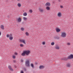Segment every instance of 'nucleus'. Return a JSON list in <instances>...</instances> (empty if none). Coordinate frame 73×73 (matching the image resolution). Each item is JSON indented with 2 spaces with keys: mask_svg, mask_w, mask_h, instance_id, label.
<instances>
[{
  "mask_svg": "<svg viewBox=\"0 0 73 73\" xmlns=\"http://www.w3.org/2000/svg\"><path fill=\"white\" fill-rule=\"evenodd\" d=\"M29 12H30V13H32V12H33V11L32 10H30Z\"/></svg>",
  "mask_w": 73,
  "mask_h": 73,
  "instance_id": "nucleus-31",
  "label": "nucleus"
},
{
  "mask_svg": "<svg viewBox=\"0 0 73 73\" xmlns=\"http://www.w3.org/2000/svg\"><path fill=\"white\" fill-rule=\"evenodd\" d=\"M17 67H16V66H15V68H16Z\"/></svg>",
  "mask_w": 73,
  "mask_h": 73,
  "instance_id": "nucleus-43",
  "label": "nucleus"
},
{
  "mask_svg": "<svg viewBox=\"0 0 73 73\" xmlns=\"http://www.w3.org/2000/svg\"><path fill=\"white\" fill-rule=\"evenodd\" d=\"M21 55L22 56H25V51L23 52L21 54Z\"/></svg>",
  "mask_w": 73,
  "mask_h": 73,
  "instance_id": "nucleus-16",
  "label": "nucleus"
},
{
  "mask_svg": "<svg viewBox=\"0 0 73 73\" xmlns=\"http://www.w3.org/2000/svg\"><path fill=\"white\" fill-rule=\"evenodd\" d=\"M38 10L40 12H43V11H44V9H42L41 8H39L38 9Z\"/></svg>",
  "mask_w": 73,
  "mask_h": 73,
  "instance_id": "nucleus-12",
  "label": "nucleus"
},
{
  "mask_svg": "<svg viewBox=\"0 0 73 73\" xmlns=\"http://www.w3.org/2000/svg\"><path fill=\"white\" fill-rule=\"evenodd\" d=\"M23 70H25V71H26L27 70V69L25 68H23Z\"/></svg>",
  "mask_w": 73,
  "mask_h": 73,
  "instance_id": "nucleus-28",
  "label": "nucleus"
},
{
  "mask_svg": "<svg viewBox=\"0 0 73 73\" xmlns=\"http://www.w3.org/2000/svg\"><path fill=\"white\" fill-rule=\"evenodd\" d=\"M31 66L32 68H34V65L32 63L31 64Z\"/></svg>",
  "mask_w": 73,
  "mask_h": 73,
  "instance_id": "nucleus-23",
  "label": "nucleus"
},
{
  "mask_svg": "<svg viewBox=\"0 0 73 73\" xmlns=\"http://www.w3.org/2000/svg\"><path fill=\"white\" fill-rule=\"evenodd\" d=\"M68 59H72V58H73V55L72 54L68 56Z\"/></svg>",
  "mask_w": 73,
  "mask_h": 73,
  "instance_id": "nucleus-7",
  "label": "nucleus"
},
{
  "mask_svg": "<svg viewBox=\"0 0 73 73\" xmlns=\"http://www.w3.org/2000/svg\"><path fill=\"white\" fill-rule=\"evenodd\" d=\"M24 71L23 70H21V73H24Z\"/></svg>",
  "mask_w": 73,
  "mask_h": 73,
  "instance_id": "nucleus-34",
  "label": "nucleus"
},
{
  "mask_svg": "<svg viewBox=\"0 0 73 73\" xmlns=\"http://www.w3.org/2000/svg\"><path fill=\"white\" fill-rule=\"evenodd\" d=\"M25 35L26 36H29V33H28L27 32H25Z\"/></svg>",
  "mask_w": 73,
  "mask_h": 73,
  "instance_id": "nucleus-21",
  "label": "nucleus"
},
{
  "mask_svg": "<svg viewBox=\"0 0 73 73\" xmlns=\"http://www.w3.org/2000/svg\"><path fill=\"white\" fill-rule=\"evenodd\" d=\"M12 57L13 58V59H15V58H16V56L15 55H13V56Z\"/></svg>",
  "mask_w": 73,
  "mask_h": 73,
  "instance_id": "nucleus-29",
  "label": "nucleus"
},
{
  "mask_svg": "<svg viewBox=\"0 0 73 73\" xmlns=\"http://www.w3.org/2000/svg\"><path fill=\"white\" fill-rule=\"evenodd\" d=\"M55 30L56 31L57 33H58V32H60L61 30L60 29L58 28L57 27H56L55 29Z\"/></svg>",
  "mask_w": 73,
  "mask_h": 73,
  "instance_id": "nucleus-5",
  "label": "nucleus"
},
{
  "mask_svg": "<svg viewBox=\"0 0 73 73\" xmlns=\"http://www.w3.org/2000/svg\"><path fill=\"white\" fill-rule=\"evenodd\" d=\"M55 48L56 49L58 50L59 49H60V47H59V46H58V45L56 46Z\"/></svg>",
  "mask_w": 73,
  "mask_h": 73,
  "instance_id": "nucleus-18",
  "label": "nucleus"
},
{
  "mask_svg": "<svg viewBox=\"0 0 73 73\" xmlns=\"http://www.w3.org/2000/svg\"><path fill=\"white\" fill-rule=\"evenodd\" d=\"M20 42H23V44H26V43L25 42V40L24 39H20L19 40Z\"/></svg>",
  "mask_w": 73,
  "mask_h": 73,
  "instance_id": "nucleus-6",
  "label": "nucleus"
},
{
  "mask_svg": "<svg viewBox=\"0 0 73 73\" xmlns=\"http://www.w3.org/2000/svg\"><path fill=\"white\" fill-rule=\"evenodd\" d=\"M71 65L69 63H67L66 65L67 67H68V68H69Z\"/></svg>",
  "mask_w": 73,
  "mask_h": 73,
  "instance_id": "nucleus-17",
  "label": "nucleus"
},
{
  "mask_svg": "<svg viewBox=\"0 0 73 73\" xmlns=\"http://www.w3.org/2000/svg\"><path fill=\"white\" fill-rule=\"evenodd\" d=\"M66 33H65L62 32L61 33L60 36L61 37H63V38H64V37H66Z\"/></svg>",
  "mask_w": 73,
  "mask_h": 73,
  "instance_id": "nucleus-2",
  "label": "nucleus"
},
{
  "mask_svg": "<svg viewBox=\"0 0 73 73\" xmlns=\"http://www.w3.org/2000/svg\"><path fill=\"white\" fill-rule=\"evenodd\" d=\"M35 64L36 65H37V63L36 62V63H35Z\"/></svg>",
  "mask_w": 73,
  "mask_h": 73,
  "instance_id": "nucleus-41",
  "label": "nucleus"
},
{
  "mask_svg": "<svg viewBox=\"0 0 73 73\" xmlns=\"http://www.w3.org/2000/svg\"><path fill=\"white\" fill-rule=\"evenodd\" d=\"M46 9L47 11H49L50 10V7L49 6H47L46 7Z\"/></svg>",
  "mask_w": 73,
  "mask_h": 73,
  "instance_id": "nucleus-19",
  "label": "nucleus"
},
{
  "mask_svg": "<svg viewBox=\"0 0 73 73\" xmlns=\"http://www.w3.org/2000/svg\"><path fill=\"white\" fill-rule=\"evenodd\" d=\"M45 5L46 6H48V7H49V6H50V2H47L46 3Z\"/></svg>",
  "mask_w": 73,
  "mask_h": 73,
  "instance_id": "nucleus-10",
  "label": "nucleus"
},
{
  "mask_svg": "<svg viewBox=\"0 0 73 73\" xmlns=\"http://www.w3.org/2000/svg\"><path fill=\"white\" fill-rule=\"evenodd\" d=\"M60 8H63V6H62L60 5Z\"/></svg>",
  "mask_w": 73,
  "mask_h": 73,
  "instance_id": "nucleus-35",
  "label": "nucleus"
},
{
  "mask_svg": "<svg viewBox=\"0 0 73 73\" xmlns=\"http://www.w3.org/2000/svg\"><path fill=\"white\" fill-rule=\"evenodd\" d=\"M24 29L23 27H21V30L22 31H24Z\"/></svg>",
  "mask_w": 73,
  "mask_h": 73,
  "instance_id": "nucleus-27",
  "label": "nucleus"
},
{
  "mask_svg": "<svg viewBox=\"0 0 73 73\" xmlns=\"http://www.w3.org/2000/svg\"><path fill=\"white\" fill-rule=\"evenodd\" d=\"M51 45H54V42H52L51 44Z\"/></svg>",
  "mask_w": 73,
  "mask_h": 73,
  "instance_id": "nucleus-25",
  "label": "nucleus"
},
{
  "mask_svg": "<svg viewBox=\"0 0 73 73\" xmlns=\"http://www.w3.org/2000/svg\"><path fill=\"white\" fill-rule=\"evenodd\" d=\"M8 18H10V15H8V16H7Z\"/></svg>",
  "mask_w": 73,
  "mask_h": 73,
  "instance_id": "nucleus-37",
  "label": "nucleus"
},
{
  "mask_svg": "<svg viewBox=\"0 0 73 73\" xmlns=\"http://www.w3.org/2000/svg\"><path fill=\"white\" fill-rule=\"evenodd\" d=\"M25 54L27 56H28V55L30 54V52L29 50H25Z\"/></svg>",
  "mask_w": 73,
  "mask_h": 73,
  "instance_id": "nucleus-4",
  "label": "nucleus"
},
{
  "mask_svg": "<svg viewBox=\"0 0 73 73\" xmlns=\"http://www.w3.org/2000/svg\"><path fill=\"white\" fill-rule=\"evenodd\" d=\"M8 68L11 71H13V69L12 67L11 66H9L8 67Z\"/></svg>",
  "mask_w": 73,
  "mask_h": 73,
  "instance_id": "nucleus-9",
  "label": "nucleus"
},
{
  "mask_svg": "<svg viewBox=\"0 0 73 73\" xmlns=\"http://www.w3.org/2000/svg\"><path fill=\"white\" fill-rule=\"evenodd\" d=\"M20 46H21V47H24V45L22 44H20Z\"/></svg>",
  "mask_w": 73,
  "mask_h": 73,
  "instance_id": "nucleus-26",
  "label": "nucleus"
},
{
  "mask_svg": "<svg viewBox=\"0 0 73 73\" xmlns=\"http://www.w3.org/2000/svg\"><path fill=\"white\" fill-rule=\"evenodd\" d=\"M26 66L27 67H29V60H27L25 62Z\"/></svg>",
  "mask_w": 73,
  "mask_h": 73,
  "instance_id": "nucleus-3",
  "label": "nucleus"
},
{
  "mask_svg": "<svg viewBox=\"0 0 73 73\" xmlns=\"http://www.w3.org/2000/svg\"><path fill=\"white\" fill-rule=\"evenodd\" d=\"M23 15L24 16H27V13H25L23 14Z\"/></svg>",
  "mask_w": 73,
  "mask_h": 73,
  "instance_id": "nucleus-20",
  "label": "nucleus"
},
{
  "mask_svg": "<svg viewBox=\"0 0 73 73\" xmlns=\"http://www.w3.org/2000/svg\"><path fill=\"white\" fill-rule=\"evenodd\" d=\"M17 21H18V22H20L21 21V17L18 18V19H16Z\"/></svg>",
  "mask_w": 73,
  "mask_h": 73,
  "instance_id": "nucleus-11",
  "label": "nucleus"
},
{
  "mask_svg": "<svg viewBox=\"0 0 73 73\" xmlns=\"http://www.w3.org/2000/svg\"><path fill=\"white\" fill-rule=\"evenodd\" d=\"M42 44L43 45H45V42H42Z\"/></svg>",
  "mask_w": 73,
  "mask_h": 73,
  "instance_id": "nucleus-30",
  "label": "nucleus"
},
{
  "mask_svg": "<svg viewBox=\"0 0 73 73\" xmlns=\"http://www.w3.org/2000/svg\"><path fill=\"white\" fill-rule=\"evenodd\" d=\"M61 15V13L59 12L58 13L57 16H58V17H61L62 16Z\"/></svg>",
  "mask_w": 73,
  "mask_h": 73,
  "instance_id": "nucleus-13",
  "label": "nucleus"
},
{
  "mask_svg": "<svg viewBox=\"0 0 73 73\" xmlns=\"http://www.w3.org/2000/svg\"><path fill=\"white\" fill-rule=\"evenodd\" d=\"M17 6L19 7H21V4L20 3H18L17 4Z\"/></svg>",
  "mask_w": 73,
  "mask_h": 73,
  "instance_id": "nucleus-24",
  "label": "nucleus"
},
{
  "mask_svg": "<svg viewBox=\"0 0 73 73\" xmlns=\"http://www.w3.org/2000/svg\"><path fill=\"white\" fill-rule=\"evenodd\" d=\"M62 60H64V61H67L68 60H69V58H68V57L67 58H62Z\"/></svg>",
  "mask_w": 73,
  "mask_h": 73,
  "instance_id": "nucleus-8",
  "label": "nucleus"
},
{
  "mask_svg": "<svg viewBox=\"0 0 73 73\" xmlns=\"http://www.w3.org/2000/svg\"><path fill=\"white\" fill-rule=\"evenodd\" d=\"M58 1L59 3H60V0H58Z\"/></svg>",
  "mask_w": 73,
  "mask_h": 73,
  "instance_id": "nucleus-40",
  "label": "nucleus"
},
{
  "mask_svg": "<svg viewBox=\"0 0 73 73\" xmlns=\"http://www.w3.org/2000/svg\"><path fill=\"white\" fill-rule=\"evenodd\" d=\"M17 1H20V0H17Z\"/></svg>",
  "mask_w": 73,
  "mask_h": 73,
  "instance_id": "nucleus-42",
  "label": "nucleus"
},
{
  "mask_svg": "<svg viewBox=\"0 0 73 73\" xmlns=\"http://www.w3.org/2000/svg\"><path fill=\"white\" fill-rule=\"evenodd\" d=\"M21 62H23V60H22V59H21Z\"/></svg>",
  "mask_w": 73,
  "mask_h": 73,
  "instance_id": "nucleus-36",
  "label": "nucleus"
},
{
  "mask_svg": "<svg viewBox=\"0 0 73 73\" xmlns=\"http://www.w3.org/2000/svg\"><path fill=\"white\" fill-rule=\"evenodd\" d=\"M45 68V67L43 65H40L39 67V68L40 69H43Z\"/></svg>",
  "mask_w": 73,
  "mask_h": 73,
  "instance_id": "nucleus-14",
  "label": "nucleus"
},
{
  "mask_svg": "<svg viewBox=\"0 0 73 73\" xmlns=\"http://www.w3.org/2000/svg\"><path fill=\"white\" fill-rule=\"evenodd\" d=\"M6 36L7 38H8L9 37V39L10 40H13V37H12V34H10L9 35L7 34Z\"/></svg>",
  "mask_w": 73,
  "mask_h": 73,
  "instance_id": "nucleus-1",
  "label": "nucleus"
},
{
  "mask_svg": "<svg viewBox=\"0 0 73 73\" xmlns=\"http://www.w3.org/2000/svg\"><path fill=\"white\" fill-rule=\"evenodd\" d=\"M23 19L24 20H25V21H26L27 20V19L26 17H23Z\"/></svg>",
  "mask_w": 73,
  "mask_h": 73,
  "instance_id": "nucleus-22",
  "label": "nucleus"
},
{
  "mask_svg": "<svg viewBox=\"0 0 73 73\" xmlns=\"http://www.w3.org/2000/svg\"><path fill=\"white\" fill-rule=\"evenodd\" d=\"M16 60H13V62H16Z\"/></svg>",
  "mask_w": 73,
  "mask_h": 73,
  "instance_id": "nucleus-39",
  "label": "nucleus"
},
{
  "mask_svg": "<svg viewBox=\"0 0 73 73\" xmlns=\"http://www.w3.org/2000/svg\"><path fill=\"white\" fill-rule=\"evenodd\" d=\"M0 27V28H1V29H2V30H4V26L3 25H1Z\"/></svg>",
  "mask_w": 73,
  "mask_h": 73,
  "instance_id": "nucleus-15",
  "label": "nucleus"
},
{
  "mask_svg": "<svg viewBox=\"0 0 73 73\" xmlns=\"http://www.w3.org/2000/svg\"><path fill=\"white\" fill-rule=\"evenodd\" d=\"M15 55H17V54H18V53H17V52H15Z\"/></svg>",
  "mask_w": 73,
  "mask_h": 73,
  "instance_id": "nucleus-33",
  "label": "nucleus"
},
{
  "mask_svg": "<svg viewBox=\"0 0 73 73\" xmlns=\"http://www.w3.org/2000/svg\"><path fill=\"white\" fill-rule=\"evenodd\" d=\"M70 45V43H67V45Z\"/></svg>",
  "mask_w": 73,
  "mask_h": 73,
  "instance_id": "nucleus-32",
  "label": "nucleus"
},
{
  "mask_svg": "<svg viewBox=\"0 0 73 73\" xmlns=\"http://www.w3.org/2000/svg\"><path fill=\"white\" fill-rule=\"evenodd\" d=\"M1 31H0V36H1Z\"/></svg>",
  "mask_w": 73,
  "mask_h": 73,
  "instance_id": "nucleus-38",
  "label": "nucleus"
}]
</instances>
